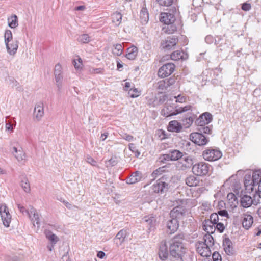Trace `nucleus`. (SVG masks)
<instances>
[{
    "label": "nucleus",
    "mask_w": 261,
    "mask_h": 261,
    "mask_svg": "<svg viewBox=\"0 0 261 261\" xmlns=\"http://www.w3.org/2000/svg\"><path fill=\"white\" fill-rule=\"evenodd\" d=\"M178 99L176 96H172L169 99L168 96L164 95V117H169L183 112L192 110L191 105H187L185 107H180L178 104Z\"/></svg>",
    "instance_id": "1"
},
{
    "label": "nucleus",
    "mask_w": 261,
    "mask_h": 261,
    "mask_svg": "<svg viewBox=\"0 0 261 261\" xmlns=\"http://www.w3.org/2000/svg\"><path fill=\"white\" fill-rule=\"evenodd\" d=\"M166 10L167 12H164V25H167V27L164 26V32L168 34H172L177 29L174 24L176 20L175 16L176 8L175 7H172V8L167 9Z\"/></svg>",
    "instance_id": "2"
},
{
    "label": "nucleus",
    "mask_w": 261,
    "mask_h": 261,
    "mask_svg": "<svg viewBox=\"0 0 261 261\" xmlns=\"http://www.w3.org/2000/svg\"><path fill=\"white\" fill-rule=\"evenodd\" d=\"M212 169V166L204 162H198L193 165L192 168L193 174L199 176L210 175Z\"/></svg>",
    "instance_id": "3"
},
{
    "label": "nucleus",
    "mask_w": 261,
    "mask_h": 261,
    "mask_svg": "<svg viewBox=\"0 0 261 261\" xmlns=\"http://www.w3.org/2000/svg\"><path fill=\"white\" fill-rule=\"evenodd\" d=\"M202 156L204 160L213 162L217 161L222 156L221 151L216 147H207L202 152Z\"/></svg>",
    "instance_id": "4"
},
{
    "label": "nucleus",
    "mask_w": 261,
    "mask_h": 261,
    "mask_svg": "<svg viewBox=\"0 0 261 261\" xmlns=\"http://www.w3.org/2000/svg\"><path fill=\"white\" fill-rule=\"evenodd\" d=\"M185 250L184 245L170 244V257L177 260L183 261L182 256L185 253Z\"/></svg>",
    "instance_id": "5"
},
{
    "label": "nucleus",
    "mask_w": 261,
    "mask_h": 261,
    "mask_svg": "<svg viewBox=\"0 0 261 261\" xmlns=\"http://www.w3.org/2000/svg\"><path fill=\"white\" fill-rule=\"evenodd\" d=\"M153 88L158 90V94L152 102L153 107L163 103V80H160L153 84Z\"/></svg>",
    "instance_id": "6"
},
{
    "label": "nucleus",
    "mask_w": 261,
    "mask_h": 261,
    "mask_svg": "<svg viewBox=\"0 0 261 261\" xmlns=\"http://www.w3.org/2000/svg\"><path fill=\"white\" fill-rule=\"evenodd\" d=\"M190 139L193 143L199 146L205 145L209 142V138L199 132L191 133Z\"/></svg>",
    "instance_id": "7"
},
{
    "label": "nucleus",
    "mask_w": 261,
    "mask_h": 261,
    "mask_svg": "<svg viewBox=\"0 0 261 261\" xmlns=\"http://www.w3.org/2000/svg\"><path fill=\"white\" fill-rule=\"evenodd\" d=\"M0 215L4 225L9 227L11 221V215L9 213L8 207L5 203H0Z\"/></svg>",
    "instance_id": "8"
},
{
    "label": "nucleus",
    "mask_w": 261,
    "mask_h": 261,
    "mask_svg": "<svg viewBox=\"0 0 261 261\" xmlns=\"http://www.w3.org/2000/svg\"><path fill=\"white\" fill-rule=\"evenodd\" d=\"M188 57L187 54L183 51L176 50L173 51L170 55H164V62L171 59L173 61H178L179 60H185Z\"/></svg>",
    "instance_id": "9"
},
{
    "label": "nucleus",
    "mask_w": 261,
    "mask_h": 261,
    "mask_svg": "<svg viewBox=\"0 0 261 261\" xmlns=\"http://www.w3.org/2000/svg\"><path fill=\"white\" fill-rule=\"evenodd\" d=\"M129 235L128 229L126 228L121 229L116 235L114 238L117 246H121L124 243L127 237Z\"/></svg>",
    "instance_id": "10"
},
{
    "label": "nucleus",
    "mask_w": 261,
    "mask_h": 261,
    "mask_svg": "<svg viewBox=\"0 0 261 261\" xmlns=\"http://www.w3.org/2000/svg\"><path fill=\"white\" fill-rule=\"evenodd\" d=\"M237 195L240 198V202L241 206L244 208H248L253 204L252 197L249 195L243 194V191H241L240 193H237Z\"/></svg>",
    "instance_id": "11"
},
{
    "label": "nucleus",
    "mask_w": 261,
    "mask_h": 261,
    "mask_svg": "<svg viewBox=\"0 0 261 261\" xmlns=\"http://www.w3.org/2000/svg\"><path fill=\"white\" fill-rule=\"evenodd\" d=\"M178 41V38L175 36L167 37L164 41V51L175 49Z\"/></svg>",
    "instance_id": "12"
},
{
    "label": "nucleus",
    "mask_w": 261,
    "mask_h": 261,
    "mask_svg": "<svg viewBox=\"0 0 261 261\" xmlns=\"http://www.w3.org/2000/svg\"><path fill=\"white\" fill-rule=\"evenodd\" d=\"M12 153L15 156L18 162L24 163L27 161V156L21 147L18 148L16 146H13Z\"/></svg>",
    "instance_id": "13"
},
{
    "label": "nucleus",
    "mask_w": 261,
    "mask_h": 261,
    "mask_svg": "<svg viewBox=\"0 0 261 261\" xmlns=\"http://www.w3.org/2000/svg\"><path fill=\"white\" fill-rule=\"evenodd\" d=\"M187 210L182 206H178L174 207L170 213L171 218L180 219L182 216L186 215Z\"/></svg>",
    "instance_id": "14"
},
{
    "label": "nucleus",
    "mask_w": 261,
    "mask_h": 261,
    "mask_svg": "<svg viewBox=\"0 0 261 261\" xmlns=\"http://www.w3.org/2000/svg\"><path fill=\"white\" fill-rule=\"evenodd\" d=\"M223 246L226 254L230 256L235 254L236 251L233 247L232 242L229 238H224L223 240Z\"/></svg>",
    "instance_id": "15"
},
{
    "label": "nucleus",
    "mask_w": 261,
    "mask_h": 261,
    "mask_svg": "<svg viewBox=\"0 0 261 261\" xmlns=\"http://www.w3.org/2000/svg\"><path fill=\"white\" fill-rule=\"evenodd\" d=\"M179 228V222L177 219L171 218L167 223L166 233L172 234L175 233Z\"/></svg>",
    "instance_id": "16"
},
{
    "label": "nucleus",
    "mask_w": 261,
    "mask_h": 261,
    "mask_svg": "<svg viewBox=\"0 0 261 261\" xmlns=\"http://www.w3.org/2000/svg\"><path fill=\"white\" fill-rule=\"evenodd\" d=\"M183 153L178 150H170L169 153H164V161H176L182 158Z\"/></svg>",
    "instance_id": "17"
},
{
    "label": "nucleus",
    "mask_w": 261,
    "mask_h": 261,
    "mask_svg": "<svg viewBox=\"0 0 261 261\" xmlns=\"http://www.w3.org/2000/svg\"><path fill=\"white\" fill-rule=\"evenodd\" d=\"M142 222L146 223L149 231L154 230L156 223V220L153 216H145L142 218Z\"/></svg>",
    "instance_id": "18"
},
{
    "label": "nucleus",
    "mask_w": 261,
    "mask_h": 261,
    "mask_svg": "<svg viewBox=\"0 0 261 261\" xmlns=\"http://www.w3.org/2000/svg\"><path fill=\"white\" fill-rule=\"evenodd\" d=\"M142 178V173L139 171H137L132 173L130 176L126 178L125 180L127 184H134L140 181Z\"/></svg>",
    "instance_id": "19"
},
{
    "label": "nucleus",
    "mask_w": 261,
    "mask_h": 261,
    "mask_svg": "<svg viewBox=\"0 0 261 261\" xmlns=\"http://www.w3.org/2000/svg\"><path fill=\"white\" fill-rule=\"evenodd\" d=\"M182 129V124L175 120L170 121L167 126V130L170 132L179 133Z\"/></svg>",
    "instance_id": "20"
},
{
    "label": "nucleus",
    "mask_w": 261,
    "mask_h": 261,
    "mask_svg": "<svg viewBox=\"0 0 261 261\" xmlns=\"http://www.w3.org/2000/svg\"><path fill=\"white\" fill-rule=\"evenodd\" d=\"M19 41L17 40H12L11 42H8V46L6 45L7 51L10 55H14L16 54L18 48Z\"/></svg>",
    "instance_id": "21"
},
{
    "label": "nucleus",
    "mask_w": 261,
    "mask_h": 261,
    "mask_svg": "<svg viewBox=\"0 0 261 261\" xmlns=\"http://www.w3.org/2000/svg\"><path fill=\"white\" fill-rule=\"evenodd\" d=\"M44 115L43 103H40L35 105L34 110V116L37 121L41 120Z\"/></svg>",
    "instance_id": "22"
},
{
    "label": "nucleus",
    "mask_w": 261,
    "mask_h": 261,
    "mask_svg": "<svg viewBox=\"0 0 261 261\" xmlns=\"http://www.w3.org/2000/svg\"><path fill=\"white\" fill-rule=\"evenodd\" d=\"M211 234L207 233L204 235L202 241H199L198 244L208 247H212L214 244V240Z\"/></svg>",
    "instance_id": "23"
},
{
    "label": "nucleus",
    "mask_w": 261,
    "mask_h": 261,
    "mask_svg": "<svg viewBox=\"0 0 261 261\" xmlns=\"http://www.w3.org/2000/svg\"><path fill=\"white\" fill-rule=\"evenodd\" d=\"M215 226V224H213L208 219H205L202 222L203 229L207 233H213L215 232L216 230Z\"/></svg>",
    "instance_id": "24"
},
{
    "label": "nucleus",
    "mask_w": 261,
    "mask_h": 261,
    "mask_svg": "<svg viewBox=\"0 0 261 261\" xmlns=\"http://www.w3.org/2000/svg\"><path fill=\"white\" fill-rule=\"evenodd\" d=\"M197 251L202 256L208 257L211 255L210 247L198 244L196 248Z\"/></svg>",
    "instance_id": "25"
},
{
    "label": "nucleus",
    "mask_w": 261,
    "mask_h": 261,
    "mask_svg": "<svg viewBox=\"0 0 261 261\" xmlns=\"http://www.w3.org/2000/svg\"><path fill=\"white\" fill-rule=\"evenodd\" d=\"M138 54V48L137 47L132 45L128 47L126 50L125 57L130 60L135 59Z\"/></svg>",
    "instance_id": "26"
},
{
    "label": "nucleus",
    "mask_w": 261,
    "mask_h": 261,
    "mask_svg": "<svg viewBox=\"0 0 261 261\" xmlns=\"http://www.w3.org/2000/svg\"><path fill=\"white\" fill-rule=\"evenodd\" d=\"M185 234L182 232L176 234L170 240V244L184 245L183 241L185 240Z\"/></svg>",
    "instance_id": "27"
},
{
    "label": "nucleus",
    "mask_w": 261,
    "mask_h": 261,
    "mask_svg": "<svg viewBox=\"0 0 261 261\" xmlns=\"http://www.w3.org/2000/svg\"><path fill=\"white\" fill-rule=\"evenodd\" d=\"M62 68L60 64H57L55 66L54 75L56 82H61L63 80Z\"/></svg>",
    "instance_id": "28"
},
{
    "label": "nucleus",
    "mask_w": 261,
    "mask_h": 261,
    "mask_svg": "<svg viewBox=\"0 0 261 261\" xmlns=\"http://www.w3.org/2000/svg\"><path fill=\"white\" fill-rule=\"evenodd\" d=\"M175 65L171 62L164 63V77L170 75L175 70Z\"/></svg>",
    "instance_id": "29"
},
{
    "label": "nucleus",
    "mask_w": 261,
    "mask_h": 261,
    "mask_svg": "<svg viewBox=\"0 0 261 261\" xmlns=\"http://www.w3.org/2000/svg\"><path fill=\"white\" fill-rule=\"evenodd\" d=\"M140 21L142 24L145 25L149 20V13L146 7H143L140 13Z\"/></svg>",
    "instance_id": "30"
},
{
    "label": "nucleus",
    "mask_w": 261,
    "mask_h": 261,
    "mask_svg": "<svg viewBox=\"0 0 261 261\" xmlns=\"http://www.w3.org/2000/svg\"><path fill=\"white\" fill-rule=\"evenodd\" d=\"M153 192L156 193L163 191V176L160 177L157 181L156 183L152 185Z\"/></svg>",
    "instance_id": "31"
},
{
    "label": "nucleus",
    "mask_w": 261,
    "mask_h": 261,
    "mask_svg": "<svg viewBox=\"0 0 261 261\" xmlns=\"http://www.w3.org/2000/svg\"><path fill=\"white\" fill-rule=\"evenodd\" d=\"M253 222V217L250 215H246L242 221L243 227L246 229H248L252 226Z\"/></svg>",
    "instance_id": "32"
},
{
    "label": "nucleus",
    "mask_w": 261,
    "mask_h": 261,
    "mask_svg": "<svg viewBox=\"0 0 261 261\" xmlns=\"http://www.w3.org/2000/svg\"><path fill=\"white\" fill-rule=\"evenodd\" d=\"M8 26L11 29H15L18 25V17L15 14L12 15L7 19Z\"/></svg>",
    "instance_id": "33"
},
{
    "label": "nucleus",
    "mask_w": 261,
    "mask_h": 261,
    "mask_svg": "<svg viewBox=\"0 0 261 261\" xmlns=\"http://www.w3.org/2000/svg\"><path fill=\"white\" fill-rule=\"evenodd\" d=\"M122 15L119 12H115L112 15V22L115 27H118L121 23Z\"/></svg>",
    "instance_id": "34"
},
{
    "label": "nucleus",
    "mask_w": 261,
    "mask_h": 261,
    "mask_svg": "<svg viewBox=\"0 0 261 261\" xmlns=\"http://www.w3.org/2000/svg\"><path fill=\"white\" fill-rule=\"evenodd\" d=\"M199 182V179L194 175H190L186 179V183L189 187L197 186Z\"/></svg>",
    "instance_id": "35"
},
{
    "label": "nucleus",
    "mask_w": 261,
    "mask_h": 261,
    "mask_svg": "<svg viewBox=\"0 0 261 261\" xmlns=\"http://www.w3.org/2000/svg\"><path fill=\"white\" fill-rule=\"evenodd\" d=\"M45 236L52 244H56L59 241V238L50 230L46 231Z\"/></svg>",
    "instance_id": "36"
},
{
    "label": "nucleus",
    "mask_w": 261,
    "mask_h": 261,
    "mask_svg": "<svg viewBox=\"0 0 261 261\" xmlns=\"http://www.w3.org/2000/svg\"><path fill=\"white\" fill-rule=\"evenodd\" d=\"M213 119L212 115L209 112H205L199 116V122L201 121V120H204V121L206 122L207 124L210 123Z\"/></svg>",
    "instance_id": "37"
},
{
    "label": "nucleus",
    "mask_w": 261,
    "mask_h": 261,
    "mask_svg": "<svg viewBox=\"0 0 261 261\" xmlns=\"http://www.w3.org/2000/svg\"><path fill=\"white\" fill-rule=\"evenodd\" d=\"M10 85H12V87H15L17 91L19 92H22L23 91V87L20 85L19 82L16 81L13 77H11L9 79Z\"/></svg>",
    "instance_id": "38"
},
{
    "label": "nucleus",
    "mask_w": 261,
    "mask_h": 261,
    "mask_svg": "<svg viewBox=\"0 0 261 261\" xmlns=\"http://www.w3.org/2000/svg\"><path fill=\"white\" fill-rule=\"evenodd\" d=\"M77 40L81 43H88L90 42L91 37L87 34H83L78 36Z\"/></svg>",
    "instance_id": "39"
},
{
    "label": "nucleus",
    "mask_w": 261,
    "mask_h": 261,
    "mask_svg": "<svg viewBox=\"0 0 261 261\" xmlns=\"http://www.w3.org/2000/svg\"><path fill=\"white\" fill-rule=\"evenodd\" d=\"M13 40V34L11 30H6L4 34V41L5 45L8 46V42Z\"/></svg>",
    "instance_id": "40"
},
{
    "label": "nucleus",
    "mask_w": 261,
    "mask_h": 261,
    "mask_svg": "<svg viewBox=\"0 0 261 261\" xmlns=\"http://www.w3.org/2000/svg\"><path fill=\"white\" fill-rule=\"evenodd\" d=\"M118 159L115 156H112L109 160L105 162L107 167H113L116 166L118 163Z\"/></svg>",
    "instance_id": "41"
},
{
    "label": "nucleus",
    "mask_w": 261,
    "mask_h": 261,
    "mask_svg": "<svg viewBox=\"0 0 261 261\" xmlns=\"http://www.w3.org/2000/svg\"><path fill=\"white\" fill-rule=\"evenodd\" d=\"M21 186L25 192L29 193L30 192V184L27 178L24 177L21 180Z\"/></svg>",
    "instance_id": "42"
},
{
    "label": "nucleus",
    "mask_w": 261,
    "mask_h": 261,
    "mask_svg": "<svg viewBox=\"0 0 261 261\" xmlns=\"http://www.w3.org/2000/svg\"><path fill=\"white\" fill-rule=\"evenodd\" d=\"M33 213V216L32 217V221L33 222V225L35 226V223L37 225L38 227L40 226V218L38 214L36 212V211L33 210L31 211V213Z\"/></svg>",
    "instance_id": "43"
},
{
    "label": "nucleus",
    "mask_w": 261,
    "mask_h": 261,
    "mask_svg": "<svg viewBox=\"0 0 261 261\" xmlns=\"http://www.w3.org/2000/svg\"><path fill=\"white\" fill-rule=\"evenodd\" d=\"M253 178V182H255L256 185L259 183V179L261 178V172L259 170H255L253 172L252 176Z\"/></svg>",
    "instance_id": "44"
},
{
    "label": "nucleus",
    "mask_w": 261,
    "mask_h": 261,
    "mask_svg": "<svg viewBox=\"0 0 261 261\" xmlns=\"http://www.w3.org/2000/svg\"><path fill=\"white\" fill-rule=\"evenodd\" d=\"M198 130V132L202 134H211L212 132V127L211 126L204 125L202 127H199Z\"/></svg>",
    "instance_id": "45"
},
{
    "label": "nucleus",
    "mask_w": 261,
    "mask_h": 261,
    "mask_svg": "<svg viewBox=\"0 0 261 261\" xmlns=\"http://www.w3.org/2000/svg\"><path fill=\"white\" fill-rule=\"evenodd\" d=\"M113 54L115 55L119 56L123 53V47L120 44H117L114 49L112 51Z\"/></svg>",
    "instance_id": "46"
},
{
    "label": "nucleus",
    "mask_w": 261,
    "mask_h": 261,
    "mask_svg": "<svg viewBox=\"0 0 261 261\" xmlns=\"http://www.w3.org/2000/svg\"><path fill=\"white\" fill-rule=\"evenodd\" d=\"M163 173V166L159 167L152 172L151 174V176L152 177V180H154L158 176L162 175Z\"/></svg>",
    "instance_id": "47"
},
{
    "label": "nucleus",
    "mask_w": 261,
    "mask_h": 261,
    "mask_svg": "<svg viewBox=\"0 0 261 261\" xmlns=\"http://www.w3.org/2000/svg\"><path fill=\"white\" fill-rule=\"evenodd\" d=\"M252 180L253 178L250 174L245 175L244 179V186L251 185L253 184H254V185H256L255 182H253Z\"/></svg>",
    "instance_id": "48"
},
{
    "label": "nucleus",
    "mask_w": 261,
    "mask_h": 261,
    "mask_svg": "<svg viewBox=\"0 0 261 261\" xmlns=\"http://www.w3.org/2000/svg\"><path fill=\"white\" fill-rule=\"evenodd\" d=\"M140 92L137 88L130 89L128 94L132 98H135L139 96Z\"/></svg>",
    "instance_id": "49"
},
{
    "label": "nucleus",
    "mask_w": 261,
    "mask_h": 261,
    "mask_svg": "<svg viewBox=\"0 0 261 261\" xmlns=\"http://www.w3.org/2000/svg\"><path fill=\"white\" fill-rule=\"evenodd\" d=\"M103 71L104 69L102 68H94L91 67L89 69V72L90 74H103Z\"/></svg>",
    "instance_id": "50"
},
{
    "label": "nucleus",
    "mask_w": 261,
    "mask_h": 261,
    "mask_svg": "<svg viewBox=\"0 0 261 261\" xmlns=\"http://www.w3.org/2000/svg\"><path fill=\"white\" fill-rule=\"evenodd\" d=\"M194 118L190 116L183 119L184 125H186V127H189L193 122Z\"/></svg>",
    "instance_id": "51"
},
{
    "label": "nucleus",
    "mask_w": 261,
    "mask_h": 261,
    "mask_svg": "<svg viewBox=\"0 0 261 261\" xmlns=\"http://www.w3.org/2000/svg\"><path fill=\"white\" fill-rule=\"evenodd\" d=\"M218 213H213L210 215V219H208L209 221H211L213 224L217 223L219 221V217H218Z\"/></svg>",
    "instance_id": "52"
},
{
    "label": "nucleus",
    "mask_w": 261,
    "mask_h": 261,
    "mask_svg": "<svg viewBox=\"0 0 261 261\" xmlns=\"http://www.w3.org/2000/svg\"><path fill=\"white\" fill-rule=\"evenodd\" d=\"M86 161L92 166L99 168V166L97 164V162L91 156H87Z\"/></svg>",
    "instance_id": "53"
},
{
    "label": "nucleus",
    "mask_w": 261,
    "mask_h": 261,
    "mask_svg": "<svg viewBox=\"0 0 261 261\" xmlns=\"http://www.w3.org/2000/svg\"><path fill=\"white\" fill-rule=\"evenodd\" d=\"M175 80L174 77H170L167 79V81L164 80V87L167 88V87L173 85L175 83Z\"/></svg>",
    "instance_id": "54"
},
{
    "label": "nucleus",
    "mask_w": 261,
    "mask_h": 261,
    "mask_svg": "<svg viewBox=\"0 0 261 261\" xmlns=\"http://www.w3.org/2000/svg\"><path fill=\"white\" fill-rule=\"evenodd\" d=\"M215 225L216 226H215V227L218 231H219L220 233H222L224 231L225 229V226L223 223L222 222H218L217 223H216Z\"/></svg>",
    "instance_id": "55"
},
{
    "label": "nucleus",
    "mask_w": 261,
    "mask_h": 261,
    "mask_svg": "<svg viewBox=\"0 0 261 261\" xmlns=\"http://www.w3.org/2000/svg\"><path fill=\"white\" fill-rule=\"evenodd\" d=\"M77 60H78L79 63H77L76 62L75 60H73V63L75 69L80 70L82 69V65H83L82 60L81 58H79Z\"/></svg>",
    "instance_id": "56"
},
{
    "label": "nucleus",
    "mask_w": 261,
    "mask_h": 261,
    "mask_svg": "<svg viewBox=\"0 0 261 261\" xmlns=\"http://www.w3.org/2000/svg\"><path fill=\"white\" fill-rule=\"evenodd\" d=\"M184 161L186 162L185 166L187 168L191 167L193 164V160L190 156L185 157Z\"/></svg>",
    "instance_id": "57"
},
{
    "label": "nucleus",
    "mask_w": 261,
    "mask_h": 261,
    "mask_svg": "<svg viewBox=\"0 0 261 261\" xmlns=\"http://www.w3.org/2000/svg\"><path fill=\"white\" fill-rule=\"evenodd\" d=\"M154 137L161 141L163 140V129H158L155 132Z\"/></svg>",
    "instance_id": "58"
},
{
    "label": "nucleus",
    "mask_w": 261,
    "mask_h": 261,
    "mask_svg": "<svg viewBox=\"0 0 261 261\" xmlns=\"http://www.w3.org/2000/svg\"><path fill=\"white\" fill-rule=\"evenodd\" d=\"M213 261H222L221 255L217 252L215 251L212 254Z\"/></svg>",
    "instance_id": "59"
},
{
    "label": "nucleus",
    "mask_w": 261,
    "mask_h": 261,
    "mask_svg": "<svg viewBox=\"0 0 261 261\" xmlns=\"http://www.w3.org/2000/svg\"><path fill=\"white\" fill-rule=\"evenodd\" d=\"M6 129L7 130L12 132L13 130V125L12 124L11 120H9L6 122Z\"/></svg>",
    "instance_id": "60"
},
{
    "label": "nucleus",
    "mask_w": 261,
    "mask_h": 261,
    "mask_svg": "<svg viewBox=\"0 0 261 261\" xmlns=\"http://www.w3.org/2000/svg\"><path fill=\"white\" fill-rule=\"evenodd\" d=\"M251 8V4L248 3H244L242 4L241 9L245 11H248Z\"/></svg>",
    "instance_id": "61"
},
{
    "label": "nucleus",
    "mask_w": 261,
    "mask_h": 261,
    "mask_svg": "<svg viewBox=\"0 0 261 261\" xmlns=\"http://www.w3.org/2000/svg\"><path fill=\"white\" fill-rule=\"evenodd\" d=\"M218 214L219 215H220V216H223V217H225L227 218H228L229 217V214H228V213L227 212V211L226 210H219L218 212Z\"/></svg>",
    "instance_id": "62"
},
{
    "label": "nucleus",
    "mask_w": 261,
    "mask_h": 261,
    "mask_svg": "<svg viewBox=\"0 0 261 261\" xmlns=\"http://www.w3.org/2000/svg\"><path fill=\"white\" fill-rule=\"evenodd\" d=\"M257 186L256 185H254V184L251 185H247L245 186V190L247 192L251 193L253 191L254 187Z\"/></svg>",
    "instance_id": "63"
},
{
    "label": "nucleus",
    "mask_w": 261,
    "mask_h": 261,
    "mask_svg": "<svg viewBox=\"0 0 261 261\" xmlns=\"http://www.w3.org/2000/svg\"><path fill=\"white\" fill-rule=\"evenodd\" d=\"M121 136L123 139L128 141H131L134 140V137L129 134H124L123 135H121Z\"/></svg>",
    "instance_id": "64"
}]
</instances>
